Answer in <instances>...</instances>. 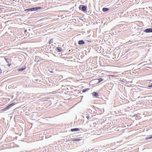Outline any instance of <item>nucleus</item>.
<instances>
[{
  "mask_svg": "<svg viewBox=\"0 0 152 152\" xmlns=\"http://www.w3.org/2000/svg\"><path fill=\"white\" fill-rule=\"evenodd\" d=\"M10 107L8 105V106H7L5 108H4L3 109V110H8L9 109Z\"/></svg>",
  "mask_w": 152,
  "mask_h": 152,
  "instance_id": "11",
  "label": "nucleus"
},
{
  "mask_svg": "<svg viewBox=\"0 0 152 152\" xmlns=\"http://www.w3.org/2000/svg\"><path fill=\"white\" fill-rule=\"evenodd\" d=\"M42 8L41 7H34V8H31L28 9L26 10L28 11H35L37 10H38L40 9H42Z\"/></svg>",
  "mask_w": 152,
  "mask_h": 152,
  "instance_id": "1",
  "label": "nucleus"
},
{
  "mask_svg": "<svg viewBox=\"0 0 152 152\" xmlns=\"http://www.w3.org/2000/svg\"><path fill=\"white\" fill-rule=\"evenodd\" d=\"M56 50L58 52H60L62 50V49L60 47H57L56 48Z\"/></svg>",
  "mask_w": 152,
  "mask_h": 152,
  "instance_id": "4",
  "label": "nucleus"
},
{
  "mask_svg": "<svg viewBox=\"0 0 152 152\" xmlns=\"http://www.w3.org/2000/svg\"><path fill=\"white\" fill-rule=\"evenodd\" d=\"M98 80L99 82H101L103 80L101 78H100L98 79Z\"/></svg>",
  "mask_w": 152,
  "mask_h": 152,
  "instance_id": "16",
  "label": "nucleus"
},
{
  "mask_svg": "<svg viewBox=\"0 0 152 152\" xmlns=\"http://www.w3.org/2000/svg\"><path fill=\"white\" fill-rule=\"evenodd\" d=\"M53 42V39H50V40L49 42V44H50L52 43Z\"/></svg>",
  "mask_w": 152,
  "mask_h": 152,
  "instance_id": "13",
  "label": "nucleus"
},
{
  "mask_svg": "<svg viewBox=\"0 0 152 152\" xmlns=\"http://www.w3.org/2000/svg\"><path fill=\"white\" fill-rule=\"evenodd\" d=\"M25 69H26L25 67H24V68L22 67V68H21L19 69H18V71H23V70H24Z\"/></svg>",
  "mask_w": 152,
  "mask_h": 152,
  "instance_id": "12",
  "label": "nucleus"
},
{
  "mask_svg": "<svg viewBox=\"0 0 152 152\" xmlns=\"http://www.w3.org/2000/svg\"><path fill=\"white\" fill-rule=\"evenodd\" d=\"M78 43L79 45H83L85 43V42L83 40H80L79 41Z\"/></svg>",
  "mask_w": 152,
  "mask_h": 152,
  "instance_id": "6",
  "label": "nucleus"
},
{
  "mask_svg": "<svg viewBox=\"0 0 152 152\" xmlns=\"http://www.w3.org/2000/svg\"><path fill=\"white\" fill-rule=\"evenodd\" d=\"M87 7L85 6L80 5L79 7V8L80 10H81L84 12L86 10Z\"/></svg>",
  "mask_w": 152,
  "mask_h": 152,
  "instance_id": "2",
  "label": "nucleus"
},
{
  "mask_svg": "<svg viewBox=\"0 0 152 152\" xmlns=\"http://www.w3.org/2000/svg\"><path fill=\"white\" fill-rule=\"evenodd\" d=\"M4 58L7 63H10V62H11V60L10 59L5 58Z\"/></svg>",
  "mask_w": 152,
  "mask_h": 152,
  "instance_id": "9",
  "label": "nucleus"
},
{
  "mask_svg": "<svg viewBox=\"0 0 152 152\" xmlns=\"http://www.w3.org/2000/svg\"><path fill=\"white\" fill-rule=\"evenodd\" d=\"M148 87H151V88H152V84L150 85V86H148Z\"/></svg>",
  "mask_w": 152,
  "mask_h": 152,
  "instance_id": "21",
  "label": "nucleus"
},
{
  "mask_svg": "<svg viewBox=\"0 0 152 152\" xmlns=\"http://www.w3.org/2000/svg\"><path fill=\"white\" fill-rule=\"evenodd\" d=\"M29 152V151H27V152Z\"/></svg>",
  "mask_w": 152,
  "mask_h": 152,
  "instance_id": "25",
  "label": "nucleus"
},
{
  "mask_svg": "<svg viewBox=\"0 0 152 152\" xmlns=\"http://www.w3.org/2000/svg\"><path fill=\"white\" fill-rule=\"evenodd\" d=\"M89 89V88H87L86 89H84L82 91V92L84 93L87 91H88Z\"/></svg>",
  "mask_w": 152,
  "mask_h": 152,
  "instance_id": "14",
  "label": "nucleus"
},
{
  "mask_svg": "<svg viewBox=\"0 0 152 152\" xmlns=\"http://www.w3.org/2000/svg\"><path fill=\"white\" fill-rule=\"evenodd\" d=\"M24 33H25L26 32H27V30H24Z\"/></svg>",
  "mask_w": 152,
  "mask_h": 152,
  "instance_id": "22",
  "label": "nucleus"
},
{
  "mask_svg": "<svg viewBox=\"0 0 152 152\" xmlns=\"http://www.w3.org/2000/svg\"><path fill=\"white\" fill-rule=\"evenodd\" d=\"M144 32L146 33L152 32V28H147L144 31Z\"/></svg>",
  "mask_w": 152,
  "mask_h": 152,
  "instance_id": "3",
  "label": "nucleus"
},
{
  "mask_svg": "<svg viewBox=\"0 0 152 152\" xmlns=\"http://www.w3.org/2000/svg\"><path fill=\"white\" fill-rule=\"evenodd\" d=\"M1 10V9H0V10Z\"/></svg>",
  "mask_w": 152,
  "mask_h": 152,
  "instance_id": "26",
  "label": "nucleus"
},
{
  "mask_svg": "<svg viewBox=\"0 0 152 152\" xmlns=\"http://www.w3.org/2000/svg\"><path fill=\"white\" fill-rule=\"evenodd\" d=\"M149 97L148 96H145V97H144V98L145 99H147V98H148Z\"/></svg>",
  "mask_w": 152,
  "mask_h": 152,
  "instance_id": "18",
  "label": "nucleus"
},
{
  "mask_svg": "<svg viewBox=\"0 0 152 152\" xmlns=\"http://www.w3.org/2000/svg\"><path fill=\"white\" fill-rule=\"evenodd\" d=\"M152 138V135H150L147 136L145 138L146 140L151 139Z\"/></svg>",
  "mask_w": 152,
  "mask_h": 152,
  "instance_id": "8",
  "label": "nucleus"
},
{
  "mask_svg": "<svg viewBox=\"0 0 152 152\" xmlns=\"http://www.w3.org/2000/svg\"><path fill=\"white\" fill-rule=\"evenodd\" d=\"M80 130V129L78 128H75L74 129H71V131L73 132H78Z\"/></svg>",
  "mask_w": 152,
  "mask_h": 152,
  "instance_id": "5",
  "label": "nucleus"
},
{
  "mask_svg": "<svg viewBox=\"0 0 152 152\" xmlns=\"http://www.w3.org/2000/svg\"><path fill=\"white\" fill-rule=\"evenodd\" d=\"M82 117L84 118V117H83V116H82Z\"/></svg>",
  "mask_w": 152,
  "mask_h": 152,
  "instance_id": "24",
  "label": "nucleus"
},
{
  "mask_svg": "<svg viewBox=\"0 0 152 152\" xmlns=\"http://www.w3.org/2000/svg\"><path fill=\"white\" fill-rule=\"evenodd\" d=\"M11 65V63H8V66H10Z\"/></svg>",
  "mask_w": 152,
  "mask_h": 152,
  "instance_id": "19",
  "label": "nucleus"
},
{
  "mask_svg": "<svg viewBox=\"0 0 152 152\" xmlns=\"http://www.w3.org/2000/svg\"><path fill=\"white\" fill-rule=\"evenodd\" d=\"M14 104H11L8 105L10 107L13 106Z\"/></svg>",
  "mask_w": 152,
  "mask_h": 152,
  "instance_id": "17",
  "label": "nucleus"
},
{
  "mask_svg": "<svg viewBox=\"0 0 152 152\" xmlns=\"http://www.w3.org/2000/svg\"><path fill=\"white\" fill-rule=\"evenodd\" d=\"M2 73V71H0V74Z\"/></svg>",
  "mask_w": 152,
  "mask_h": 152,
  "instance_id": "23",
  "label": "nucleus"
},
{
  "mask_svg": "<svg viewBox=\"0 0 152 152\" xmlns=\"http://www.w3.org/2000/svg\"><path fill=\"white\" fill-rule=\"evenodd\" d=\"M80 140V139H74L73 140H72V141H79Z\"/></svg>",
  "mask_w": 152,
  "mask_h": 152,
  "instance_id": "15",
  "label": "nucleus"
},
{
  "mask_svg": "<svg viewBox=\"0 0 152 152\" xmlns=\"http://www.w3.org/2000/svg\"><path fill=\"white\" fill-rule=\"evenodd\" d=\"M93 96H98V94L96 92H94L92 93Z\"/></svg>",
  "mask_w": 152,
  "mask_h": 152,
  "instance_id": "7",
  "label": "nucleus"
},
{
  "mask_svg": "<svg viewBox=\"0 0 152 152\" xmlns=\"http://www.w3.org/2000/svg\"><path fill=\"white\" fill-rule=\"evenodd\" d=\"M109 10V9L107 8H103L102 9V11L104 12H105Z\"/></svg>",
  "mask_w": 152,
  "mask_h": 152,
  "instance_id": "10",
  "label": "nucleus"
},
{
  "mask_svg": "<svg viewBox=\"0 0 152 152\" xmlns=\"http://www.w3.org/2000/svg\"><path fill=\"white\" fill-rule=\"evenodd\" d=\"M86 117L87 118V119H88V118H89V115L87 116H86Z\"/></svg>",
  "mask_w": 152,
  "mask_h": 152,
  "instance_id": "20",
  "label": "nucleus"
}]
</instances>
